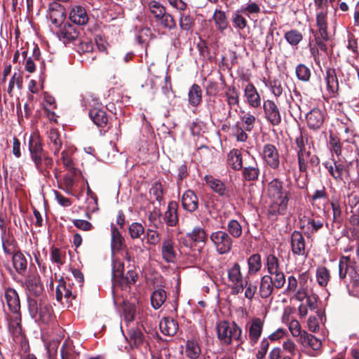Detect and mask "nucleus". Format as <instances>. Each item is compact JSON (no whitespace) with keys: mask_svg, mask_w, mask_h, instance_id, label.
I'll return each instance as SVG.
<instances>
[{"mask_svg":"<svg viewBox=\"0 0 359 359\" xmlns=\"http://www.w3.org/2000/svg\"><path fill=\"white\" fill-rule=\"evenodd\" d=\"M267 196L271 200L268 215L271 217L285 215L287 210L290 193L283 190V182L278 179L271 180L267 186Z\"/></svg>","mask_w":359,"mask_h":359,"instance_id":"obj_1","label":"nucleus"},{"mask_svg":"<svg viewBox=\"0 0 359 359\" xmlns=\"http://www.w3.org/2000/svg\"><path fill=\"white\" fill-rule=\"evenodd\" d=\"M28 311L31 317L36 321L49 323L53 318V308L46 296L27 298Z\"/></svg>","mask_w":359,"mask_h":359,"instance_id":"obj_2","label":"nucleus"},{"mask_svg":"<svg viewBox=\"0 0 359 359\" xmlns=\"http://www.w3.org/2000/svg\"><path fill=\"white\" fill-rule=\"evenodd\" d=\"M292 299L303 302L306 299V304H301L298 307L299 315L301 318H304L308 314V309L313 311L317 308L318 296L309 292L307 287L304 284H300L298 290L292 296Z\"/></svg>","mask_w":359,"mask_h":359,"instance_id":"obj_3","label":"nucleus"},{"mask_svg":"<svg viewBox=\"0 0 359 359\" xmlns=\"http://www.w3.org/2000/svg\"><path fill=\"white\" fill-rule=\"evenodd\" d=\"M217 333L219 339L226 344H230L233 340L242 341V330L235 323L219 322L217 325Z\"/></svg>","mask_w":359,"mask_h":359,"instance_id":"obj_4","label":"nucleus"},{"mask_svg":"<svg viewBox=\"0 0 359 359\" xmlns=\"http://www.w3.org/2000/svg\"><path fill=\"white\" fill-rule=\"evenodd\" d=\"M248 276H243L241 272V266L238 263H234L227 269V278L230 283L231 294H238L243 287V283Z\"/></svg>","mask_w":359,"mask_h":359,"instance_id":"obj_5","label":"nucleus"},{"mask_svg":"<svg viewBox=\"0 0 359 359\" xmlns=\"http://www.w3.org/2000/svg\"><path fill=\"white\" fill-rule=\"evenodd\" d=\"M27 292V298L32 297L36 298L44 297L43 286L40 276L36 271H29L23 283Z\"/></svg>","mask_w":359,"mask_h":359,"instance_id":"obj_6","label":"nucleus"},{"mask_svg":"<svg viewBox=\"0 0 359 359\" xmlns=\"http://www.w3.org/2000/svg\"><path fill=\"white\" fill-rule=\"evenodd\" d=\"M210 238L219 255L228 253L231 250L233 241L227 232L224 231L212 232Z\"/></svg>","mask_w":359,"mask_h":359,"instance_id":"obj_7","label":"nucleus"},{"mask_svg":"<svg viewBox=\"0 0 359 359\" xmlns=\"http://www.w3.org/2000/svg\"><path fill=\"white\" fill-rule=\"evenodd\" d=\"M264 162L272 169H277L280 165V157L278 149L272 144H266L261 152Z\"/></svg>","mask_w":359,"mask_h":359,"instance_id":"obj_8","label":"nucleus"},{"mask_svg":"<svg viewBox=\"0 0 359 359\" xmlns=\"http://www.w3.org/2000/svg\"><path fill=\"white\" fill-rule=\"evenodd\" d=\"M264 321L259 318H252L246 325L249 343L251 346L257 344L263 332Z\"/></svg>","mask_w":359,"mask_h":359,"instance_id":"obj_9","label":"nucleus"},{"mask_svg":"<svg viewBox=\"0 0 359 359\" xmlns=\"http://www.w3.org/2000/svg\"><path fill=\"white\" fill-rule=\"evenodd\" d=\"M31 159L40 174L45 177L48 175L50 170L53 165V161L46 152L43 151L34 155L31 157Z\"/></svg>","mask_w":359,"mask_h":359,"instance_id":"obj_10","label":"nucleus"},{"mask_svg":"<svg viewBox=\"0 0 359 359\" xmlns=\"http://www.w3.org/2000/svg\"><path fill=\"white\" fill-rule=\"evenodd\" d=\"M263 109L266 119L273 126H278L281 122V115L276 103L267 100L264 102Z\"/></svg>","mask_w":359,"mask_h":359,"instance_id":"obj_11","label":"nucleus"},{"mask_svg":"<svg viewBox=\"0 0 359 359\" xmlns=\"http://www.w3.org/2000/svg\"><path fill=\"white\" fill-rule=\"evenodd\" d=\"M55 296L57 302L64 304L62 299L66 300V303L68 304L72 299L76 297L75 291L72 290V287L69 280L68 282L60 279L59 284L56 287Z\"/></svg>","mask_w":359,"mask_h":359,"instance_id":"obj_12","label":"nucleus"},{"mask_svg":"<svg viewBox=\"0 0 359 359\" xmlns=\"http://www.w3.org/2000/svg\"><path fill=\"white\" fill-rule=\"evenodd\" d=\"M307 126L313 130L321 128L325 121V114L319 108H313L306 115Z\"/></svg>","mask_w":359,"mask_h":359,"instance_id":"obj_13","label":"nucleus"},{"mask_svg":"<svg viewBox=\"0 0 359 359\" xmlns=\"http://www.w3.org/2000/svg\"><path fill=\"white\" fill-rule=\"evenodd\" d=\"M69 18L73 23L78 25H84L89 20L86 8L80 5H73L71 6Z\"/></svg>","mask_w":359,"mask_h":359,"instance_id":"obj_14","label":"nucleus"},{"mask_svg":"<svg viewBox=\"0 0 359 359\" xmlns=\"http://www.w3.org/2000/svg\"><path fill=\"white\" fill-rule=\"evenodd\" d=\"M299 170L301 172H306L309 165L317 166L319 164V158L317 156L311 154L310 150L297 153Z\"/></svg>","mask_w":359,"mask_h":359,"instance_id":"obj_15","label":"nucleus"},{"mask_svg":"<svg viewBox=\"0 0 359 359\" xmlns=\"http://www.w3.org/2000/svg\"><path fill=\"white\" fill-rule=\"evenodd\" d=\"M290 245L294 255L306 256L305 240L301 232L294 231L291 234Z\"/></svg>","mask_w":359,"mask_h":359,"instance_id":"obj_16","label":"nucleus"},{"mask_svg":"<svg viewBox=\"0 0 359 359\" xmlns=\"http://www.w3.org/2000/svg\"><path fill=\"white\" fill-rule=\"evenodd\" d=\"M79 34V31L74 25L65 22L60 27L57 35L60 41L64 43H67L76 40Z\"/></svg>","mask_w":359,"mask_h":359,"instance_id":"obj_17","label":"nucleus"},{"mask_svg":"<svg viewBox=\"0 0 359 359\" xmlns=\"http://www.w3.org/2000/svg\"><path fill=\"white\" fill-rule=\"evenodd\" d=\"M244 96L250 107L258 108L261 106V97L252 83H249L244 87Z\"/></svg>","mask_w":359,"mask_h":359,"instance_id":"obj_18","label":"nucleus"},{"mask_svg":"<svg viewBox=\"0 0 359 359\" xmlns=\"http://www.w3.org/2000/svg\"><path fill=\"white\" fill-rule=\"evenodd\" d=\"M174 245L175 241L170 237L165 238L162 243L161 255L166 262L172 263L176 259L177 252Z\"/></svg>","mask_w":359,"mask_h":359,"instance_id":"obj_19","label":"nucleus"},{"mask_svg":"<svg viewBox=\"0 0 359 359\" xmlns=\"http://www.w3.org/2000/svg\"><path fill=\"white\" fill-rule=\"evenodd\" d=\"M21 316L20 314L13 313V316L9 318L8 330L15 341L22 339V327H21Z\"/></svg>","mask_w":359,"mask_h":359,"instance_id":"obj_20","label":"nucleus"},{"mask_svg":"<svg viewBox=\"0 0 359 359\" xmlns=\"http://www.w3.org/2000/svg\"><path fill=\"white\" fill-rule=\"evenodd\" d=\"M327 90L331 97H334L339 90V83L334 69L327 68L326 70Z\"/></svg>","mask_w":359,"mask_h":359,"instance_id":"obj_21","label":"nucleus"},{"mask_svg":"<svg viewBox=\"0 0 359 359\" xmlns=\"http://www.w3.org/2000/svg\"><path fill=\"white\" fill-rule=\"evenodd\" d=\"M4 297L9 310L13 313H18L20 309V298L16 290L13 288L6 289L5 290Z\"/></svg>","mask_w":359,"mask_h":359,"instance_id":"obj_22","label":"nucleus"},{"mask_svg":"<svg viewBox=\"0 0 359 359\" xmlns=\"http://www.w3.org/2000/svg\"><path fill=\"white\" fill-rule=\"evenodd\" d=\"M182 204L184 210L192 212L198 208V198L192 190H187L182 196Z\"/></svg>","mask_w":359,"mask_h":359,"instance_id":"obj_23","label":"nucleus"},{"mask_svg":"<svg viewBox=\"0 0 359 359\" xmlns=\"http://www.w3.org/2000/svg\"><path fill=\"white\" fill-rule=\"evenodd\" d=\"M297 342L304 347H309L314 351H319L322 346V342L315 336L304 332L301 339H297Z\"/></svg>","mask_w":359,"mask_h":359,"instance_id":"obj_24","label":"nucleus"},{"mask_svg":"<svg viewBox=\"0 0 359 359\" xmlns=\"http://www.w3.org/2000/svg\"><path fill=\"white\" fill-rule=\"evenodd\" d=\"M159 327L163 334L173 336L178 330V324L173 318L165 317L160 321Z\"/></svg>","mask_w":359,"mask_h":359,"instance_id":"obj_25","label":"nucleus"},{"mask_svg":"<svg viewBox=\"0 0 359 359\" xmlns=\"http://www.w3.org/2000/svg\"><path fill=\"white\" fill-rule=\"evenodd\" d=\"M204 180L206 184L217 194L221 196H228L226 186L221 180L211 175H205Z\"/></svg>","mask_w":359,"mask_h":359,"instance_id":"obj_26","label":"nucleus"},{"mask_svg":"<svg viewBox=\"0 0 359 359\" xmlns=\"http://www.w3.org/2000/svg\"><path fill=\"white\" fill-rule=\"evenodd\" d=\"M126 339L133 348H139L144 341V336L138 327L130 328Z\"/></svg>","mask_w":359,"mask_h":359,"instance_id":"obj_27","label":"nucleus"},{"mask_svg":"<svg viewBox=\"0 0 359 359\" xmlns=\"http://www.w3.org/2000/svg\"><path fill=\"white\" fill-rule=\"evenodd\" d=\"M62 359H78L79 352L75 350L73 342L70 339H65L60 348Z\"/></svg>","mask_w":359,"mask_h":359,"instance_id":"obj_28","label":"nucleus"},{"mask_svg":"<svg viewBox=\"0 0 359 359\" xmlns=\"http://www.w3.org/2000/svg\"><path fill=\"white\" fill-rule=\"evenodd\" d=\"M316 26L318 27V32H316L320 35L323 39L328 40L327 14L325 12L321 11L317 13Z\"/></svg>","mask_w":359,"mask_h":359,"instance_id":"obj_29","label":"nucleus"},{"mask_svg":"<svg viewBox=\"0 0 359 359\" xmlns=\"http://www.w3.org/2000/svg\"><path fill=\"white\" fill-rule=\"evenodd\" d=\"M177 203L171 201L168 203V210L164 214V221L169 226H175L178 222Z\"/></svg>","mask_w":359,"mask_h":359,"instance_id":"obj_30","label":"nucleus"},{"mask_svg":"<svg viewBox=\"0 0 359 359\" xmlns=\"http://www.w3.org/2000/svg\"><path fill=\"white\" fill-rule=\"evenodd\" d=\"M13 266L15 271L20 275H24L27 268V260L25 256L20 251L13 255Z\"/></svg>","mask_w":359,"mask_h":359,"instance_id":"obj_31","label":"nucleus"},{"mask_svg":"<svg viewBox=\"0 0 359 359\" xmlns=\"http://www.w3.org/2000/svg\"><path fill=\"white\" fill-rule=\"evenodd\" d=\"M276 289L271 282V278L268 275L262 277L259 287V293L262 299H266L273 293Z\"/></svg>","mask_w":359,"mask_h":359,"instance_id":"obj_32","label":"nucleus"},{"mask_svg":"<svg viewBox=\"0 0 359 359\" xmlns=\"http://www.w3.org/2000/svg\"><path fill=\"white\" fill-rule=\"evenodd\" d=\"M48 144L53 152V155H58L62 147V140L56 129L51 128L50 130L48 133Z\"/></svg>","mask_w":359,"mask_h":359,"instance_id":"obj_33","label":"nucleus"},{"mask_svg":"<svg viewBox=\"0 0 359 359\" xmlns=\"http://www.w3.org/2000/svg\"><path fill=\"white\" fill-rule=\"evenodd\" d=\"M201 354V348L198 341L188 340L185 345V355L189 359H199Z\"/></svg>","mask_w":359,"mask_h":359,"instance_id":"obj_34","label":"nucleus"},{"mask_svg":"<svg viewBox=\"0 0 359 359\" xmlns=\"http://www.w3.org/2000/svg\"><path fill=\"white\" fill-rule=\"evenodd\" d=\"M28 147L31 157L44 151L41 140L38 133H34L30 135L28 142Z\"/></svg>","mask_w":359,"mask_h":359,"instance_id":"obj_35","label":"nucleus"},{"mask_svg":"<svg viewBox=\"0 0 359 359\" xmlns=\"http://www.w3.org/2000/svg\"><path fill=\"white\" fill-rule=\"evenodd\" d=\"M212 19L215 22L217 29L223 33L229 27V22L226 15L224 11L220 9H216L212 15Z\"/></svg>","mask_w":359,"mask_h":359,"instance_id":"obj_36","label":"nucleus"},{"mask_svg":"<svg viewBox=\"0 0 359 359\" xmlns=\"http://www.w3.org/2000/svg\"><path fill=\"white\" fill-rule=\"evenodd\" d=\"M89 116L95 124L99 127H104L108 121L107 114L100 109H93L89 112Z\"/></svg>","mask_w":359,"mask_h":359,"instance_id":"obj_37","label":"nucleus"},{"mask_svg":"<svg viewBox=\"0 0 359 359\" xmlns=\"http://www.w3.org/2000/svg\"><path fill=\"white\" fill-rule=\"evenodd\" d=\"M227 162L233 170H241L243 168L241 151L238 149L231 150L228 154Z\"/></svg>","mask_w":359,"mask_h":359,"instance_id":"obj_38","label":"nucleus"},{"mask_svg":"<svg viewBox=\"0 0 359 359\" xmlns=\"http://www.w3.org/2000/svg\"><path fill=\"white\" fill-rule=\"evenodd\" d=\"M241 285H243V287L240 291V294L244 291L245 297L252 301L257 290V283L250 281L248 277Z\"/></svg>","mask_w":359,"mask_h":359,"instance_id":"obj_39","label":"nucleus"},{"mask_svg":"<svg viewBox=\"0 0 359 359\" xmlns=\"http://www.w3.org/2000/svg\"><path fill=\"white\" fill-rule=\"evenodd\" d=\"M189 103L196 107L201 102L202 90L201 87L197 84H193L189 91Z\"/></svg>","mask_w":359,"mask_h":359,"instance_id":"obj_40","label":"nucleus"},{"mask_svg":"<svg viewBox=\"0 0 359 359\" xmlns=\"http://www.w3.org/2000/svg\"><path fill=\"white\" fill-rule=\"evenodd\" d=\"M225 97L229 107V113L230 114L233 107L239 104V93L235 87H230L225 93Z\"/></svg>","mask_w":359,"mask_h":359,"instance_id":"obj_41","label":"nucleus"},{"mask_svg":"<svg viewBox=\"0 0 359 359\" xmlns=\"http://www.w3.org/2000/svg\"><path fill=\"white\" fill-rule=\"evenodd\" d=\"M166 299V293L163 289H157L151 296V303L154 309H158Z\"/></svg>","mask_w":359,"mask_h":359,"instance_id":"obj_42","label":"nucleus"},{"mask_svg":"<svg viewBox=\"0 0 359 359\" xmlns=\"http://www.w3.org/2000/svg\"><path fill=\"white\" fill-rule=\"evenodd\" d=\"M248 274H256L262 268L261 256L259 254L251 255L248 259Z\"/></svg>","mask_w":359,"mask_h":359,"instance_id":"obj_43","label":"nucleus"},{"mask_svg":"<svg viewBox=\"0 0 359 359\" xmlns=\"http://www.w3.org/2000/svg\"><path fill=\"white\" fill-rule=\"evenodd\" d=\"M259 175V168L257 163L252 165L245 166L243 170V176L246 181L257 180Z\"/></svg>","mask_w":359,"mask_h":359,"instance_id":"obj_44","label":"nucleus"},{"mask_svg":"<svg viewBox=\"0 0 359 359\" xmlns=\"http://www.w3.org/2000/svg\"><path fill=\"white\" fill-rule=\"evenodd\" d=\"M227 233L231 237L238 238L243 233V228L241 224L236 219H231L227 224Z\"/></svg>","mask_w":359,"mask_h":359,"instance_id":"obj_45","label":"nucleus"},{"mask_svg":"<svg viewBox=\"0 0 359 359\" xmlns=\"http://www.w3.org/2000/svg\"><path fill=\"white\" fill-rule=\"evenodd\" d=\"M111 249L113 250H119L122 246L123 238L118 231V229L114 226H111Z\"/></svg>","mask_w":359,"mask_h":359,"instance_id":"obj_46","label":"nucleus"},{"mask_svg":"<svg viewBox=\"0 0 359 359\" xmlns=\"http://www.w3.org/2000/svg\"><path fill=\"white\" fill-rule=\"evenodd\" d=\"M295 74L297 79L304 82L309 81L311 75L310 69L304 64H299L296 67Z\"/></svg>","mask_w":359,"mask_h":359,"instance_id":"obj_47","label":"nucleus"},{"mask_svg":"<svg viewBox=\"0 0 359 359\" xmlns=\"http://www.w3.org/2000/svg\"><path fill=\"white\" fill-rule=\"evenodd\" d=\"M15 86L19 90H21L22 88V77L20 74L16 72L13 74L8 83L7 92L11 97L13 95V92Z\"/></svg>","mask_w":359,"mask_h":359,"instance_id":"obj_48","label":"nucleus"},{"mask_svg":"<svg viewBox=\"0 0 359 359\" xmlns=\"http://www.w3.org/2000/svg\"><path fill=\"white\" fill-rule=\"evenodd\" d=\"M330 279V273L327 268L325 266H320L316 270V280L318 283L325 287L327 285Z\"/></svg>","mask_w":359,"mask_h":359,"instance_id":"obj_49","label":"nucleus"},{"mask_svg":"<svg viewBox=\"0 0 359 359\" xmlns=\"http://www.w3.org/2000/svg\"><path fill=\"white\" fill-rule=\"evenodd\" d=\"M330 175L337 181L342 180V175L344 170V165L342 163H334V165L326 166Z\"/></svg>","mask_w":359,"mask_h":359,"instance_id":"obj_50","label":"nucleus"},{"mask_svg":"<svg viewBox=\"0 0 359 359\" xmlns=\"http://www.w3.org/2000/svg\"><path fill=\"white\" fill-rule=\"evenodd\" d=\"M285 39L292 46H297L302 40L301 32L296 29H292L285 34Z\"/></svg>","mask_w":359,"mask_h":359,"instance_id":"obj_51","label":"nucleus"},{"mask_svg":"<svg viewBox=\"0 0 359 359\" xmlns=\"http://www.w3.org/2000/svg\"><path fill=\"white\" fill-rule=\"evenodd\" d=\"M149 8L156 20L166 12L164 6L156 1L149 3Z\"/></svg>","mask_w":359,"mask_h":359,"instance_id":"obj_52","label":"nucleus"},{"mask_svg":"<svg viewBox=\"0 0 359 359\" xmlns=\"http://www.w3.org/2000/svg\"><path fill=\"white\" fill-rule=\"evenodd\" d=\"M157 21H158L164 28L170 30L175 29L177 26L176 22L172 15L166 12L162 15V17H160Z\"/></svg>","mask_w":359,"mask_h":359,"instance_id":"obj_53","label":"nucleus"},{"mask_svg":"<svg viewBox=\"0 0 359 359\" xmlns=\"http://www.w3.org/2000/svg\"><path fill=\"white\" fill-rule=\"evenodd\" d=\"M187 236L194 242H205L206 239V233L201 227L196 226L194 228L191 232L187 234Z\"/></svg>","mask_w":359,"mask_h":359,"instance_id":"obj_54","label":"nucleus"},{"mask_svg":"<svg viewBox=\"0 0 359 359\" xmlns=\"http://www.w3.org/2000/svg\"><path fill=\"white\" fill-rule=\"evenodd\" d=\"M288 328L292 337L298 339H301L304 332H307L306 331L302 330L299 322L296 319H292L289 323Z\"/></svg>","mask_w":359,"mask_h":359,"instance_id":"obj_55","label":"nucleus"},{"mask_svg":"<svg viewBox=\"0 0 359 359\" xmlns=\"http://www.w3.org/2000/svg\"><path fill=\"white\" fill-rule=\"evenodd\" d=\"M294 144L297 153L310 150V147L308 145V137L303 135L302 133H300V135L295 138Z\"/></svg>","mask_w":359,"mask_h":359,"instance_id":"obj_56","label":"nucleus"},{"mask_svg":"<svg viewBox=\"0 0 359 359\" xmlns=\"http://www.w3.org/2000/svg\"><path fill=\"white\" fill-rule=\"evenodd\" d=\"M2 246L5 253L8 255H14L16 250V244L15 240L12 237H5L2 238Z\"/></svg>","mask_w":359,"mask_h":359,"instance_id":"obj_57","label":"nucleus"},{"mask_svg":"<svg viewBox=\"0 0 359 359\" xmlns=\"http://www.w3.org/2000/svg\"><path fill=\"white\" fill-rule=\"evenodd\" d=\"M144 233V227L141 223L133 222L129 226V233L133 239H137Z\"/></svg>","mask_w":359,"mask_h":359,"instance_id":"obj_58","label":"nucleus"},{"mask_svg":"<svg viewBox=\"0 0 359 359\" xmlns=\"http://www.w3.org/2000/svg\"><path fill=\"white\" fill-rule=\"evenodd\" d=\"M329 143L331 147L332 151L337 156L341 155V144L339 138L334 135L330 134L329 136Z\"/></svg>","mask_w":359,"mask_h":359,"instance_id":"obj_59","label":"nucleus"},{"mask_svg":"<svg viewBox=\"0 0 359 359\" xmlns=\"http://www.w3.org/2000/svg\"><path fill=\"white\" fill-rule=\"evenodd\" d=\"M179 22L180 28L186 31L190 30L194 25L192 18L189 15L184 13L180 14Z\"/></svg>","mask_w":359,"mask_h":359,"instance_id":"obj_60","label":"nucleus"},{"mask_svg":"<svg viewBox=\"0 0 359 359\" xmlns=\"http://www.w3.org/2000/svg\"><path fill=\"white\" fill-rule=\"evenodd\" d=\"M123 269L124 265L121 262L117 260L113 262L112 279L114 281L118 280L119 278H122Z\"/></svg>","mask_w":359,"mask_h":359,"instance_id":"obj_61","label":"nucleus"},{"mask_svg":"<svg viewBox=\"0 0 359 359\" xmlns=\"http://www.w3.org/2000/svg\"><path fill=\"white\" fill-rule=\"evenodd\" d=\"M269 341H268V339L263 338L260 341L259 345L258 350L256 353V358L257 359H264L269 347Z\"/></svg>","mask_w":359,"mask_h":359,"instance_id":"obj_62","label":"nucleus"},{"mask_svg":"<svg viewBox=\"0 0 359 359\" xmlns=\"http://www.w3.org/2000/svg\"><path fill=\"white\" fill-rule=\"evenodd\" d=\"M350 258L348 257H341L339 263V276L341 279L346 278L348 270V262Z\"/></svg>","mask_w":359,"mask_h":359,"instance_id":"obj_63","label":"nucleus"},{"mask_svg":"<svg viewBox=\"0 0 359 359\" xmlns=\"http://www.w3.org/2000/svg\"><path fill=\"white\" fill-rule=\"evenodd\" d=\"M245 128L243 129L239 123H237L233 128V136L236 138V140L238 142H245L248 139V135L245 133Z\"/></svg>","mask_w":359,"mask_h":359,"instance_id":"obj_64","label":"nucleus"}]
</instances>
